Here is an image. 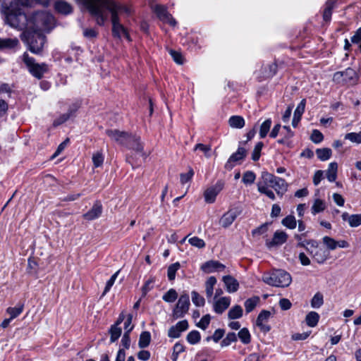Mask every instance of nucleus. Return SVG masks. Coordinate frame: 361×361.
Wrapping results in <instances>:
<instances>
[{"instance_id": "f257e3e1", "label": "nucleus", "mask_w": 361, "mask_h": 361, "mask_svg": "<svg viewBox=\"0 0 361 361\" xmlns=\"http://www.w3.org/2000/svg\"><path fill=\"white\" fill-rule=\"evenodd\" d=\"M106 134L117 143L129 147L136 152L139 153L143 159L147 155L143 152V145L140 141V137L136 135H130L126 132L118 130H106Z\"/></svg>"}, {"instance_id": "f03ea898", "label": "nucleus", "mask_w": 361, "mask_h": 361, "mask_svg": "<svg viewBox=\"0 0 361 361\" xmlns=\"http://www.w3.org/2000/svg\"><path fill=\"white\" fill-rule=\"evenodd\" d=\"M55 25L54 16L47 11H35L29 15L28 31L49 32Z\"/></svg>"}, {"instance_id": "7ed1b4c3", "label": "nucleus", "mask_w": 361, "mask_h": 361, "mask_svg": "<svg viewBox=\"0 0 361 361\" xmlns=\"http://www.w3.org/2000/svg\"><path fill=\"white\" fill-rule=\"evenodd\" d=\"M7 23L16 29L28 31L29 15L22 12L20 9H16L11 4L6 16Z\"/></svg>"}, {"instance_id": "20e7f679", "label": "nucleus", "mask_w": 361, "mask_h": 361, "mask_svg": "<svg viewBox=\"0 0 361 361\" xmlns=\"http://www.w3.org/2000/svg\"><path fill=\"white\" fill-rule=\"evenodd\" d=\"M264 283L277 287H287L291 283L290 275L284 270L277 269L262 276Z\"/></svg>"}, {"instance_id": "39448f33", "label": "nucleus", "mask_w": 361, "mask_h": 361, "mask_svg": "<svg viewBox=\"0 0 361 361\" xmlns=\"http://www.w3.org/2000/svg\"><path fill=\"white\" fill-rule=\"evenodd\" d=\"M22 39L29 46V49L34 54H39L45 43V37L41 32H23Z\"/></svg>"}, {"instance_id": "423d86ee", "label": "nucleus", "mask_w": 361, "mask_h": 361, "mask_svg": "<svg viewBox=\"0 0 361 361\" xmlns=\"http://www.w3.org/2000/svg\"><path fill=\"white\" fill-rule=\"evenodd\" d=\"M260 180L273 188L281 196L287 190L288 185L285 180L267 171L262 173Z\"/></svg>"}, {"instance_id": "0eeeda50", "label": "nucleus", "mask_w": 361, "mask_h": 361, "mask_svg": "<svg viewBox=\"0 0 361 361\" xmlns=\"http://www.w3.org/2000/svg\"><path fill=\"white\" fill-rule=\"evenodd\" d=\"M23 61L26 64L30 73L36 78L41 79L44 74L48 71L46 63H37L33 58L29 56L27 53L23 54Z\"/></svg>"}, {"instance_id": "6e6552de", "label": "nucleus", "mask_w": 361, "mask_h": 361, "mask_svg": "<svg viewBox=\"0 0 361 361\" xmlns=\"http://www.w3.org/2000/svg\"><path fill=\"white\" fill-rule=\"evenodd\" d=\"M307 252L319 264H323L329 257V253L324 247H319L316 240H310Z\"/></svg>"}, {"instance_id": "1a4fd4ad", "label": "nucleus", "mask_w": 361, "mask_h": 361, "mask_svg": "<svg viewBox=\"0 0 361 361\" xmlns=\"http://www.w3.org/2000/svg\"><path fill=\"white\" fill-rule=\"evenodd\" d=\"M190 299L188 295H182L179 298L176 307L173 310V317L178 319L183 317L188 311Z\"/></svg>"}, {"instance_id": "9d476101", "label": "nucleus", "mask_w": 361, "mask_h": 361, "mask_svg": "<svg viewBox=\"0 0 361 361\" xmlns=\"http://www.w3.org/2000/svg\"><path fill=\"white\" fill-rule=\"evenodd\" d=\"M224 186V181L218 180L214 185L208 188L204 193L205 202L209 204L214 202L216 195L222 190Z\"/></svg>"}, {"instance_id": "9b49d317", "label": "nucleus", "mask_w": 361, "mask_h": 361, "mask_svg": "<svg viewBox=\"0 0 361 361\" xmlns=\"http://www.w3.org/2000/svg\"><path fill=\"white\" fill-rule=\"evenodd\" d=\"M271 316V312L265 310H262L257 316L256 325L264 333H267L271 330V326L268 324V321Z\"/></svg>"}, {"instance_id": "f8f14e48", "label": "nucleus", "mask_w": 361, "mask_h": 361, "mask_svg": "<svg viewBox=\"0 0 361 361\" xmlns=\"http://www.w3.org/2000/svg\"><path fill=\"white\" fill-rule=\"evenodd\" d=\"M154 11L157 13L158 18L164 23H168L171 26L176 25V20L167 11L166 8L161 5H156L154 6Z\"/></svg>"}, {"instance_id": "ddd939ff", "label": "nucleus", "mask_w": 361, "mask_h": 361, "mask_svg": "<svg viewBox=\"0 0 361 361\" xmlns=\"http://www.w3.org/2000/svg\"><path fill=\"white\" fill-rule=\"evenodd\" d=\"M246 149L243 147H238L236 152L233 153L228 159L225 164V168L231 170L235 165V163L243 160L246 157Z\"/></svg>"}, {"instance_id": "4468645a", "label": "nucleus", "mask_w": 361, "mask_h": 361, "mask_svg": "<svg viewBox=\"0 0 361 361\" xmlns=\"http://www.w3.org/2000/svg\"><path fill=\"white\" fill-rule=\"evenodd\" d=\"M288 234L282 231H276L271 240H267L266 245L269 248H271L275 246L281 245L285 243L288 239Z\"/></svg>"}, {"instance_id": "2eb2a0df", "label": "nucleus", "mask_w": 361, "mask_h": 361, "mask_svg": "<svg viewBox=\"0 0 361 361\" xmlns=\"http://www.w3.org/2000/svg\"><path fill=\"white\" fill-rule=\"evenodd\" d=\"M188 328V322L187 320L178 322L176 325L172 326L168 331V336L170 338H176L180 337L182 332L186 331Z\"/></svg>"}, {"instance_id": "dca6fc26", "label": "nucleus", "mask_w": 361, "mask_h": 361, "mask_svg": "<svg viewBox=\"0 0 361 361\" xmlns=\"http://www.w3.org/2000/svg\"><path fill=\"white\" fill-rule=\"evenodd\" d=\"M239 212L236 209H230L226 212L219 221L220 225L224 228H228L235 220Z\"/></svg>"}, {"instance_id": "f3484780", "label": "nucleus", "mask_w": 361, "mask_h": 361, "mask_svg": "<svg viewBox=\"0 0 361 361\" xmlns=\"http://www.w3.org/2000/svg\"><path fill=\"white\" fill-rule=\"evenodd\" d=\"M231 303V299L229 297L214 298V310L218 314H221L226 310Z\"/></svg>"}, {"instance_id": "a211bd4d", "label": "nucleus", "mask_w": 361, "mask_h": 361, "mask_svg": "<svg viewBox=\"0 0 361 361\" xmlns=\"http://www.w3.org/2000/svg\"><path fill=\"white\" fill-rule=\"evenodd\" d=\"M202 269L206 273L221 271L225 269V266L218 261L211 260L202 265Z\"/></svg>"}, {"instance_id": "6ab92c4d", "label": "nucleus", "mask_w": 361, "mask_h": 361, "mask_svg": "<svg viewBox=\"0 0 361 361\" xmlns=\"http://www.w3.org/2000/svg\"><path fill=\"white\" fill-rule=\"evenodd\" d=\"M102 212V204L97 202L94 204L92 209L83 215V217L89 221L94 220L100 216Z\"/></svg>"}, {"instance_id": "aec40b11", "label": "nucleus", "mask_w": 361, "mask_h": 361, "mask_svg": "<svg viewBox=\"0 0 361 361\" xmlns=\"http://www.w3.org/2000/svg\"><path fill=\"white\" fill-rule=\"evenodd\" d=\"M341 216L342 219L345 221H348L351 227H357L361 225V214H349L347 212H344Z\"/></svg>"}, {"instance_id": "412c9836", "label": "nucleus", "mask_w": 361, "mask_h": 361, "mask_svg": "<svg viewBox=\"0 0 361 361\" xmlns=\"http://www.w3.org/2000/svg\"><path fill=\"white\" fill-rule=\"evenodd\" d=\"M305 108V99H302L299 104L298 105L296 109L295 110L293 118L292 121V126L294 128H296L298 123L300 122L302 115L304 113Z\"/></svg>"}, {"instance_id": "4be33fe9", "label": "nucleus", "mask_w": 361, "mask_h": 361, "mask_svg": "<svg viewBox=\"0 0 361 361\" xmlns=\"http://www.w3.org/2000/svg\"><path fill=\"white\" fill-rule=\"evenodd\" d=\"M54 8L56 11L64 15H68L73 11L71 4L63 0H57L54 4Z\"/></svg>"}, {"instance_id": "5701e85b", "label": "nucleus", "mask_w": 361, "mask_h": 361, "mask_svg": "<svg viewBox=\"0 0 361 361\" xmlns=\"http://www.w3.org/2000/svg\"><path fill=\"white\" fill-rule=\"evenodd\" d=\"M344 83L355 84L358 80V77L356 71L351 68H348L345 71H342Z\"/></svg>"}, {"instance_id": "b1692460", "label": "nucleus", "mask_w": 361, "mask_h": 361, "mask_svg": "<svg viewBox=\"0 0 361 361\" xmlns=\"http://www.w3.org/2000/svg\"><path fill=\"white\" fill-rule=\"evenodd\" d=\"M223 281L226 290L228 292H235L238 290L239 283L238 281L231 276H225L223 277Z\"/></svg>"}, {"instance_id": "393cba45", "label": "nucleus", "mask_w": 361, "mask_h": 361, "mask_svg": "<svg viewBox=\"0 0 361 361\" xmlns=\"http://www.w3.org/2000/svg\"><path fill=\"white\" fill-rule=\"evenodd\" d=\"M259 302L260 298L257 295L252 296L246 300L244 302L246 313L248 314L253 311L255 308L259 305Z\"/></svg>"}, {"instance_id": "a878e982", "label": "nucleus", "mask_w": 361, "mask_h": 361, "mask_svg": "<svg viewBox=\"0 0 361 361\" xmlns=\"http://www.w3.org/2000/svg\"><path fill=\"white\" fill-rule=\"evenodd\" d=\"M188 239V243L193 247H197L198 249H202L205 247L206 243L204 240L199 237L192 236L190 237V235L185 236L181 241V243L185 242V240Z\"/></svg>"}, {"instance_id": "bb28decb", "label": "nucleus", "mask_w": 361, "mask_h": 361, "mask_svg": "<svg viewBox=\"0 0 361 361\" xmlns=\"http://www.w3.org/2000/svg\"><path fill=\"white\" fill-rule=\"evenodd\" d=\"M19 44L16 38H0V49H13Z\"/></svg>"}, {"instance_id": "cd10ccee", "label": "nucleus", "mask_w": 361, "mask_h": 361, "mask_svg": "<svg viewBox=\"0 0 361 361\" xmlns=\"http://www.w3.org/2000/svg\"><path fill=\"white\" fill-rule=\"evenodd\" d=\"M338 164L336 162H331L329 164L326 171V176L329 181L334 182L337 178Z\"/></svg>"}, {"instance_id": "c85d7f7f", "label": "nucleus", "mask_w": 361, "mask_h": 361, "mask_svg": "<svg viewBox=\"0 0 361 361\" xmlns=\"http://www.w3.org/2000/svg\"><path fill=\"white\" fill-rule=\"evenodd\" d=\"M228 124L232 128H243L245 126V121L240 116H232L228 119Z\"/></svg>"}, {"instance_id": "c756f323", "label": "nucleus", "mask_w": 361, "mask_h": 361, "mask_svg": "<svg viewBox=\"0 0 361 361\" xmlns=\"http://www.w3.org/2000/svg\"><path fill=\"white\" fill-rule=\"evenodd\" d=\"M267 184L261 181L260 180L257 183V190L260 193L266 195L271 200H274L276 197L272 190L269 189Z\"/></svg>"}, {"instance_id": "7c9ffc66", "label": "nucleus", "mask_w": 361, "mask_h": 361, "mask_svg": "<svg viewBox=\"0 0 361 361\" xmlns=\"http://www.w3.org/2000/svg\"><path fill=\"white\" fill-rule=\"evenodd\" d=\"M319 319V315L316 312H309L305 317V322L307 326L310 327H314L317 325Z\"/></svg>"}, {"instance_id": "2f4dec72", "label": "nucleus", "mask_w": 361, "mask_h": 361, "mask_svg": "<svg viewBox=\"0 0 361 361\" xmlns=\"http://www.w3.org/2000/svg\"><path fill=\"white\" fill-rule=\"evenodd\" d=\"M243 314V308L241 306L237 305L230 309L228 312V317L230 319H236L242 317Z\"/></svg>"}, {"instance_id": "473e14b6", "label": "nucleus", "mask_w": 361, "mask_h": 361, "mask_svg": "<svg viewBox=\"0 0 361 361\" xmlns=\"http://www.w3.org/2000/svg\"><path fill=\"white\" fill-rule=\"evenodd\" d=\"M151 341V335L149 331H143L141 333L139 341H138V346L140 348H145L147 347Z\"/></svg>"}, {"instance_id": "72a5a7b5", "label": "nucleus", "mask_w": 361, "mask_h": 361, "mask_svg": "<svg viewBox=\"0 0 361 361\" xmlns=\"http://www.w3.org/2000/svg\"><path fill=\"white\" fill-rule=\"evenodd\" d=\"M326 209V204L324 201L320 199H316L312 206L311 210L312 214L315 215L319 212H323Z\"/></svg>"}, {"instance_id": "f704fd0d", "label": "nucleus", "mask_w": 361, "mask_h": 361, "mask_svg": "<svg viewBox=\"0 0 361 361\" xmlns=\"http://www.w3.org/2000/svg\"><path fill=\"white\" fill-rule=\"evenodd\" d=\"M332 151L330 148H322L316 150V154L321 161H326L330 159Z\"/></svg>"}, {"instance_id": "c9c22d12", "label": "nucleus", "mask_w": 361, "mask_h": 361, "mask_svg": "<svg viewBox=\"0 0 361 361\" xmlns=\"http://www.w3.org/2000/svg\"><path fill=\"white\" fill-rule=\"evenodd\" d=\"M23 304L18 303L16 307H8L7 309V313L10 314V317L13 319L16 317H17L19 314H20L23 310Z\"/></svg>"}, {"instance_id": "e433bc0d", "label": "nucleus", "mask_w": 361, "mask_h": 361, "mask_svg": "<svg viewBox=\"0 0 361 361\" xmlns=\"http://www.w3.org/2000/svg\"><path fill=\"white\" fill-rule=\"evenodd\" d=\"M50 0H18L19 4L23 6H32L37 4L47 6L49 5Z\"/></svg>"}, {"instance_id": "4c0bfd02", "label": "nucleus", "mask_w": 361, "mask_h": 361, "mask_svg": "<svg viewBox=\"0 0 361 361\" xmlns=\"http://www.w3.org/2000/svg\"><path fill=\"white\" fill-rule=\"evenodd\" d=\"M180 264L179 262H176L171 264L167 269V276L169 281H173L176 278V274L180 269Z\"/></svg>"}, {"instance_id": "58836bf2", "label": "nucleus", "mask_w": 361, "mask_h": 361, "mask_svg": "<svg viewBox=\"0 0 361 361\" xmlns=\"http://www.w3.org/2000/svg\"><path fill=\"white\" fill-rule=\"evenodd\" d=\"M281 224L289 229H294L297 226V221L294 216L288 215L282 220Z\"/></svg>"}, {"instance_id": "ea45409f", "label": "nucleus", "mask_w": 361, "mask_h": 361, "mask_svg": "<svg viewBox=\"0 0 361 361\" xmlns=\"http://www.w3.org/2000/svg\"><path fill=\"white\" fill-rule=\"evenodd\" d=\"M271 126V120L270 118L264 121L259 128V136L261 138H264L267 136L268 132L270 130Z\"/></svg>"}, {"instance_id": "a19ab883", "label": "nucleus", "mask_w": 361, "mask_h": 361, "mask_svg": "<svg viewBox=\"0 0 361 361\" xmlns=\"http://www.w3.org/2000/svg\"><path fill=\"white\" fill-rule=\"evenodd\" d=\"M240 341L244 344H248L250 342L251 336L250 331L247 328H243L238 334Z\"/></svg>"}, {"instance_id": "79ce46f5", "label": "nucleus", "mask_w": 361, "mask_h": 361, "mask_svg": "<svg viewBox=\"0 0 361 361\" xmlns=\"http://www.w3.org/2000/svg\"><path fill=\"white\" fill-rule=\"evenodd\" d=\"M200 338L201 336L200 332L195 330L190 331L186 338L188 342L192 345L199 343Z\"/></svg>"}, {"instance_id": "37998d69", "label": "nucleus", "mask_w": 361, "mask_h": 361, "mask_svg": "<svg viewBox=\"0 0 361 361\" xmlns=\"http://www.w3.org/2000/svg\"><path fill=\"white\" fill-rule=\"evenodd\" d=\"M256 178V176L254 172L251 171H247L243 176L242 181L246 185L252 184Z\"/></svg>"}, {"instance_id": "c03bdc74", "label": "nucleus", "mask_w": 361, "mask_h": 361, "mask_svg": "<svg viewBox=\"0 0 361 361\" xmlns=\"http://www.w3.org/2000/svg\"><path fill=\"white\" fill-rule=\"evenodd\" d=\"M237 341V335L231 332L228 333L226 336L221 341V346H228L232 343L235 342Z\"/></svg>"}, {"instance_id": "a18cd8bd", "label": "nucleus", "mask_w": 361, "mask_h": 361, "mask_svg": "<svg viewBox=\"0 0 361 361\" xmlns=\"http://www.w3.org/2000/svg\"><path fill=\"white\" fill-rule=\"evenodd\" d=\"M75 110L71 109V110H69V111L68 113L63 114L61 116H60L58 118H56L54 121V126H59V125L63 123L64 122H66L71 117V116L75 112Z\"/></svg>"}, {"instance_id": "49530a36", "label": "nucleus", "mask_w": 361, "mask_h": 361, "mask_svg": "<svg viewBox=\"0 0 361 361\" xmlns=\"http://www.w3.org/2000/svg\"><path fill=\"white\" fill-rule=\"evenodd\" d=\"M111 334V342H115L121 334V329L116 325H114L111 326L110 329Z\"/></svg>"}, {"instance_id": "de8ad7c7", "label": "nucleus", "mask_w": 361, "mask_h": 361, "mask_svg": "<svg viewBox=\"0 0 361 361\" xmlns=\"http://www.w3.org/2000/svg\"><path fill=\"white\" fill-rule=\"evenodd\" d=\"M345 139L355 142L357 144L361 143V131L359 133H349L345 135Z\"/></svg>"}, {"instance_id": "09e8293b", "label": "nucleus", "mask_w": 361, "mask_h": 361, "mask_svg": "<svg viewBox=\"0 0 361 361\" xmlns=\"http://www.w3.org/2000/svg\"><path fill=\"white\" fill-rule=\"evenodd\" d=\"M216 283V279L214 276H210L205 283L206 293H213L214 287Z\"/></svg>"}, {"instance_id": "8fccbe9b", "label": "nucleus", "mask_w": 361, "mask_h": 361, "mask_svg": "<svg viewBox=\"0 0 361 361\" xmlns=\"http://www.w3.org/2000/svg\"><path fill=\"white\" fill-rule=\"evenodd\" d=\"M322 240L324 244L330 250H334L337 247L336 240H335L334 238L331 237L324 236Z\"/></svg>"}, {"instance_id": "3c124183", "label": "nucleus", "mask_w": 361, "mask_h": 361, "mask_svg": "<svg viewBox=\"0 0 361 361\" xmlns=\"http://www.w3.org/2000/svg\"><path fill=\"white\" fill-rule=\"evenodd\" d=\"M104 161V156L101 152H97L93 154L92 162L94 167H99L102 165Z\"/></svg>"}, {"instance_id": "603ef678", "label": "nucleus", "mask_w": 361, "mask_h": 361, "mask_svg": "<svg viewBox=\"0 0 361 361\" xmlns=\"http://www.w3.org/2000/svg\"><path fill=\"white\" fill-rule=\"evenodd\" d=\"M324 303L323 295H314L311 300V306L312 308H319Z\"/></svg>"}, {"instance_id": "864d4df0", "label": "nucleus", "mask_w": 361, "mask_h": 361, "mask_svg": "<svg viewBox=\"0 0 361 361\" xmlns=\"http://www.w3.org/2000/svg\"><path fill=\"white\" fill-rule=\"evenodd\" d=\"M262 147H263V143L262 142H258L255 145V147L253 149V152L252 153V159L253 161L259 160Z\"/></svg>"}, {"instance_id": "5fc2aeb1", "label": "nucleus", "mask_w": 361, "mask_h": 361, "mask_svg": "<svg viewBox=\"0 0 361 361\" xmlns=\"http://www.w3.org/2000/svg\"><path fill=\"white\" fill-rule=\"evenodd\" d=\"M303 236H305V233H302L301 235L295 234L294 238L298 240V247H304L306 250H307V246H309L307 244L310 243V240H302Z\"/></svg>"}, {"instance_id": "6e6d98bb", "label": "nucleus", "mask_w": 361, "mask_h": 361, "mask_svg": "<svg viewBox=\"0 0 361 361\" xmlns=\"http://www.w3.org/2000/svg\"><path fill=\"white\" fill-rule=\"evenodd\" d=\"M333 8V3L328 1L324 11L323 18L324 20L328 21L331 19Z\"/></svg>"}, {"instance_id": "4d7b16f0", "label": "nucleus", "mask_w": 361, "mask_h": 361, "mask_svg": "<svg viewBox=\"0 0 361 361\" xmlns=\"http://www.w3.org/2000/svg\"><path fill=\"white\" fill-rule=\"evenodd\" d=\"M194 175V171L192 168H189L188 172L186 173H181L180 174V183L182 184H185L192 179V176Z\"/></svg>"}, {"instance_id": "13d9d810", "label": "nucleus", "mask_w": 361, "mask_h": 361, "mask_svg": "<svg viewBox=\"0 0 361 361\" xmlns=\"http://www.w3.org/2000/svg\"><path fill=\"white\" fill-rule=\"evenodd\" d=\"M324 139L323 134L318 130H314L311 135V140L316 143H320Z\"/></svg>"}, {"instance_id": "bf43d9fd", "label": "nucleus", "mask_w": 361, "mask_h": 361, "mask_svg": "<svg viewBox=\"0 0 361 361\" xmlns=\"http://www.w3.org/2000/svg\"><path fill=\"white\" fill-rule=\"evenodd\" d=\"M194 150H200L205 154L207 157H210L209 152L211 151V147L209 145H205L202 143H199L195 146Z\"/></svg>"}, {"instance_id": "052dcab7", "label": "nucleus", "mask_w": 361, "mask_h": 361, "mask_svg": "<svg viewBox=\"0 0 361 361\" xmlns=\"http://www.w3.org/2000/svg\"><path fill=\"white\" fill-rule=\"evenodd\" d=\"M210 319L211 317L209 314L204 315L197 323V326L202 329H206L210 323Z\"/></svg>"}, {"instance_id": "680f3d73", "label": "nucleus", "mask_w": 361, "mask_h": 361, "mask_svg": "<svg viewBox=\"0 0 361 361\" xmlns=\"http://www.w3.org/2000/svg\"><path fill=\"white\" fill-rule=\"evenodd\" d=\"M119 274V271H117L115 272L109 279V280L106 282L104 290L103 293H106L110 290L111 287L114 285L116 278L118 277V275Z\"/></svg>"}, {"instance_id": "e2e57ef3", "label": "nucleus", "mask_w": 361, "mask_h": 361, "mask_svg": "<svg viewBox=\"0 0 361 361\" xmlns=\"http://www.w3.org/2000/svg\"><path fill=\"white\" fill-rule=\"evenodd\" d=\"M169 54L171 56V57L173 58V61L176 63L183 64V56L180 52L171 49L169 51Z\"/></svg>"}, {"instance_id": "0e129e2a", "label": "nucleus", "mask_w": 361, "mask_h": 361, "mask_svg": "<svg viewBox=\"0 0 361 361\" xmlns=\"http://www.w3.org/2000/svg\"><path fill=\"white\" fill-rule=\"evenodd\" d=\"M265 357L264 355H260L257 353H252L249 355L244 361H262V360Z\"/></svg>"}, {"instance_id": "69168bd1", "label": "nucleus", "mask_w": 361, "mask_h": 361, "mask_svg": "<svg viewBox=\"0 0 361 361\" xmlns=\"http://www.w3.org/2000/svg\"><path fill=\"white\" fill-rule=\"evenodd\" d=\"M192 300L193 303L198 307L203 306L205 302L204 298L202 297V295H194V296L192 298Z\"/></svg>"}, {"instance_id": "338daca9", "label": "nucleus", "mask_w": 361, "mask_h": 361, "mask_svg": "<svg viewBox=\"0 0 361 361\" xmlns=\"http://www.w3.org/2000/svg\"><path fill=\"white\" fill-rule=\"evenodd\" d=\"M150 355L148 350H142L138 352L137 358L142 361H147L150 358Z\"/></svg>"}, {"instance_id": "774afa93", "label": "nucleus", "mask_w": 361, "mask_h": 361, "mask_svg": "<svg viewBox=\"0 0 361 361\" xmlns=\"http://www.w3.org/2000/svg\"><path fill=\"white\" fill-rule=\"evenodd\" d=\"M351 42L354 44H359L361 42V27L356 30L355 35L351 37Z\"/></svg>"}]
</instances>
